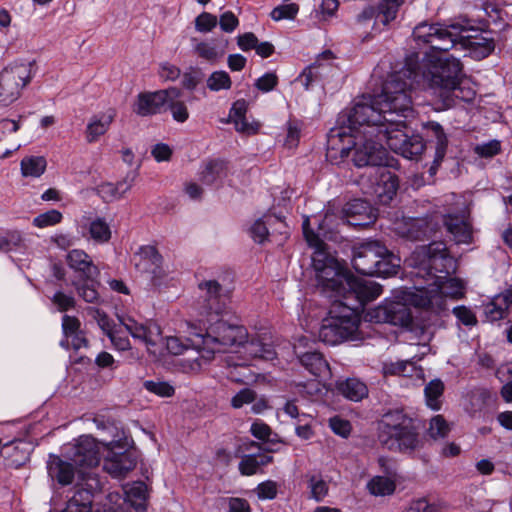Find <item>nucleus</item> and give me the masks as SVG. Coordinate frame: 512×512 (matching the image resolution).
I'll use <instances>...</instances> for the list:
<instances>
[{"instance_id":"nucleus-1","label":"nucleus","mask_w":512,"mask_h":512,"mask_svg":"<svg viewBox=\"0 0 512 512\" xmlns=\"http://www.w3.org/2000/svg\"><path fill=\"white\" fill-rule=\"evenodd\" d=\"M408 85L401 80V74H391L382 86L381 93L368 102L355 103L348 114V127L333 128L328 133V143L335 149L336 140H348L357 144L355 139L362 136L380 138L384 128L401 126L415 111L412 96L407 93Z\"/></svg>"},{"instance_id":"nucleus-2","label":"nucleus","mask_w":512,"mask_h":512,"mask_svg":"<svg viewBox=\"0 0 512 512\" xmlns=\"http://www.w3.org/2000/svg\"><path fill=\"white\" fill-rule=\"evenodd\" d=\"M312 264L317 285L331 303L337 300H375L382 293L380 284L355 277L324 251L314 252Z\"/></svg>"},{"instance_id":"nucleus-3","label":"nucleus","mask_w":512,"mask_h":512,"mask_svg":"<svg viewBox=\"0 0 512 512\" xmlns=\"http://www.w3.org/2000/svg\"><path fill=\"white\" fill-rule=\"evenodd\" d=\"M394 74H401V80L408 85L407 93L421 84L443 99H450L451 92L465 77L463 65L456 57H429L420 67L414 56L406 59L405 66Z\"/></svg>"},{"instance_id":"nucleus-4","label":"nucleus","mask_w":512,"mask_h":512,"mask_svg":"<svg viewBox=\"0 0 512 512\" xmlns=\"http://www.w3.org/2000/svg\"><path fill=\"white\" fill-rule=\"evenodd\" d=\"M126 329L134 339L143 342L149 353L162 356L164 350L171 355H183L185 353L196 354V357H184L179 359L178 365L185 373H197L201 370L202 362L211 361V356L204 354L200 344H191L190 339L185 341L176 336L163 338L160 326L153 321L138 323L133 318L123 320Z\"/></svg>"},{"instance_id":"nucleus-5","label":"nucleus","mask_w":512,"mask_h":512,"mask_svg":"<svg viewBox=\"0 0 512 512\" xmlns=\"http://www.w3.org/2000/svg\"><path fill=\"white\" fill-rule=\"evenodd\" d=\"M372 300H337L331 303L328 316L322 320L318 336L328 345L353 340L361 322L364 306Z\"/></svg>"},{"instance_id":"nucleus-6","label":"nucleus","mask_w":512,"mask_h":512,"mask_svg":"<svg viewBox=\"0 0 512 512\" xmlns=\"http://www.w3.org/2000/svg\"><path fill=\"white\" fill-rule=\"evenodd\" d=\"M378 440L390 451L412 452L419 447L414 421L401 409L390 410L378 422Z\"/></svg>"},{"instance_id":"nucleus-7","label":"nucleus","mask_w":512,"mask_h":512,"mask_svg":"<svg viewBox=\"0 0 512 512\" xmlns=\"http://www.w3.org/2000/svg\"><path fill=\"white\" fill-rule=\"evenodd\" d=\"M464 290L465 286L461 279L449 278L443 287L436 285V281L427 287H414V291L407 292L404 299L416 308L440 316L448 310L446 297L462 299Z\"/></svg>"},{"instance_id":"nucleus-8","label":"nucleus","mask_w":512,"mask_h":512,"mask_svg":"<svg viewBox=\"0 0 512 512\" xmlns=\"http://www.w3.org/2000/svg\"><path fill=\"white\" fill-rule=\"evenodd\" d=\"M203 345L204 354L211 356L216 352H225L229 347H240L248 340L247 329L240 324L217 319L210 323L204 335L198 334Z\"/></svg>"},{"instance_id":"nucleus-9","label":"nucleus","mask_w":512,"mask_h":512,"mask_svg":"<svg viewBox=\"0 0 512 512\" xmlns=\"http://www.w3.org/2000/svg\"><path fill=\"white\" fill-rule=\"evenodd\" d=\"M67 262L71 269L79 275L72 280V286L87 303H98L100 295L98 292L99 269L93 264L90 256L83 250L74 249L67 255Z\"/></svg>"},{"instance_id":"nucleus-10","label":"nucleus","mask_w":512,"mask_h":512,"mask_svg":"<svg viewBox=\"0 0 512 512\" xmlns=\"http://www.w3.org/2000/svg\"><path fill=\"white\" fill-rule=\"evenodd\" d=\"M413 265L426 272L432 281L437 273L449 275L455 269L454 259L449 254L446 244L442 241H433L428 245L418 247L412 254Z\"/></svg>"},{"instance_id":"nucleus-11","label":"nucleus","mask_w":512,"mask_h":512,"mask_svg":"<svg viewBox=\"0 0 512 512\" xmlns=\"http://www.w3.org/2000/svg\"><path fill=\"white\" fill-rule=\"evenodd\" d=\"M355 140L357 144L349 143L346 139L336 140V143H343V146L339 148L342 154L354 147L352 161L356 167L375 166L379 168L388 165V153L384 148L385 140L378 139L375 136L362 135Z\"/></svg>"},{"instance_id":"nucleus-12","label":"nucleus","mask_w":512,"mask_h":512,"mask_svg":"<svg viewBox=\"0 0 512 512\" xmlns=\"http://www.w3.org/2000/svg\"><path fill=\"white\" fill-rule=\"evenodd\" d=\"M32 67V63H14L0 72V104L9 105L20 97L33 77Z\"/></svg>"},{"instance_id":"nucleus-13","label":"nucleus","mask_w":512,"mask_h":512,"mask_svg":"<svg viewBox=\"0 0 512 512\" xmlns=\"http://www.w3.org/2000/svg\"><path fill=\"white\" fill-rule=\"evenodd\" d=\"M489 27V21L481 19H472L467 15L461 16L459 22L444 25L432 44V49L440 52H448L451 49L461 50V38L463 33L469 31H485Z\"/></svg>"},{"instance_id":"nucleus-14","label":"nucleus","mask_w":512,"mask_h":512,"mask_svg":"<svg viewBox=\"0 0 512 512\" xmlns=\"http://www.w3.org/2000/svg\"><path fill=\"white\" fill-rule=\"evenodd\" d=\"M406 122L401 126L394 125L391 128H384L380 132V138L385 140V144L395 153L402 155L407 159H416L420 156L426 144L420 135L408 136L403 129L406 128Z\"/></svg>"},{"instance_id":"nucleus-15","label":"nucleus","mask_w":512,"mask_h":512,"mask_svg":"<svg viewBox=\"0 0 512 512\" xmlns=\"http://www.w3.org/2000/svg\"><path fill=\"white\" fill-rule=\"evenodd\" d=\"M365 319L375 323H388L412 329L413 316L410 308L401 302H385L365 313Z\"/></svg>"},{"instance_id":"nucleus-16","label":"nucleus","mask_w":512,"mask_h":512,"mask_svg":"<svg viewBox=\"0 0 512 512\" xmlns=\"http://www.w3.org/2000/svg\"><path fill=\"white\" fill-rule=\"evenodd\" d=\"M387 254V247L380 241L373 240L355 246L353 249V268L362 275H372L375 272L380 255Z\"/></svg>"},{"instance_id":"nucleus-17","label":"nucleus","mask_w":512,"mask_h":512,"mask_svg":"<svg viewBox=\"0 0 512 512\" xmlns=\"http://www.w3.org/2000/svg\"><path fill=\"white\" fill-rule=\"evenodd\" d=\"M312 341L299 337L294 344V353L300 364L314 376H325L330 373V367L323 354L310 347Z\"/></svg>"},{"instance_id":"nucleus-18","label":"nucleus","mask_w":512,"mask_h":512,"mask_svg":"<svg viewBox=\"0 0 512 512\" xmlns=\"http://www.w3.org/2000/svg\"><path fill=\"white\" fill-rule=\"evenodd\" d=\"M423 130L427 142L435 149L433 163L429 168L430 175H435L446 156L449 144L448 136L442 125L436 121H428L423 124Z\"/></svg>"},{"instance_id":"nucleus-19","label":"nucleus","mask_w":512,"mask_h":512,"mask_svg":"<svg viewBox=\"0 0 512 512\" xmlns=\"http://www.w3.org/2000/svg\"><path fill=\"white\" fill-rule=\"evenodd\" d=\"M438 230L437 223L428 217L408 218L399 223L396 232L410 241H424L431 238Z\"/></svg>"},{"instance_id":"nucleus-20","label":"nucleus","mask_w":512,"mask_h":512,"mask_svg":"<svg viewBox=\"0 0 512 512\" xmlns=\"http://www.w3.org/2000/svg\"><path fill=\"white\" fill-rule=\"evenodd\" d=\"M343 214L349 225L354 227H367L377 218V210L364 199H352L343 208Z\"/></svg>"},{"instance_id":"nucleus-21","label":"nucleus","mask_w":512,"mask_h":512,"mask_svg":"<svg viewBox=\"0 0 512 512\" xmlns=\"http://www.w3.org/2000/svg\"><path fill=\"white\" fill-rule=\"evenodd\" d=\"M403 0H379L377 6L369 5L365 7L357 16L358 22H365L375 19V24L378 22L387 26L390 22L396 19L400 6Z\"/></svg>"},{"instance_id":"nucleus-22","label":"nucleus","mask_w":512,"mask_h":512,"mask_svg":"<svg viewBox=\"0 0 512 512\" xmlns=\"http://www.w3.org/2000/svg\"><path fill=\"white\" fill-rule=\"evenodd\" d=\"M198 288L204 301L203 313L207 316L221 314L226 307L225 298L221 294L222 286L216 280H207L200 282Z\"/></svg>"},{"instance_id":"nucleus-23","label":"nucleus","mask_w":512,"mask_h":512,"mask_svg":"<svg viewBox=\"0 0 512 512\" xmlns=\"http://www.w3.org/2000/svg\"><path fill=\"white\" fill-rule=\"evenodd\" d=\"M138 456L134 450L122 453L112 452L105 458L103 468L113 478H125L137 465Z\"/></svg>"},{"instance_id":"nucleus-24","label":"nucleus","mask_w":512,"mask_h":512,"mask_svg":"<svg viewBox=\"0 0 512 512\" xmlns=\"http://www.w3.org/2000/svg\"><path fill=\"white\" fill-rule=\"evenodd\" d=\"M70 460L80 467H95L99 464V447L91 436H81L73 448Z\"/></svg>"},{"instance_id":"nucleus-25","label":"nucleus","mask_w":512,"mask_h":512,"mask_svg":"<svg viewBox=\"0 0 512 512\" xmlns=\"http://www.w3.org/2000/svg\"><path fill=\"white\" fill-rule=\"evenodd\" d=\"M479 31L480 34H467L462 36L461 50H469L470 54L478 60L484 59L495 50V40L491 36H483L482 33L490 35L491 31ZM476 33L478 31H475Z\"/></svg>"},{"instance_id":"nucleus-26","label":"nucleus","mask_w":512,"mask_h":512,"mask_svg":"<svg viewBox=\"0 0 512 512\" xmlns=\"http://www.w3.org/2000/svg\"><path fill=\"white\" fill-rule=\"evenodd\" d=\"M339 224L336 215L326 212L323 219L318 224V233H315L309 227V219L306 218L303 222V234L310 247L316 248V251H323L324 242L321 240L320 235L327 237L328 233L332 232Z\"/></svg>"},{"instance_id":"nucleus-27","label":"nucleus","mask_w":512,"mask_h":512,"mask_svg":"<svg viewBox=\"0 0 512 512\" xmlns=\"http://www.w3.org/2000/svg\"><path fill=\"white\" fill-rule=\"evenodd\" d=\"M164 93L157 91L141 92L133 104V112L138 116L147 117L160 114L166 110Z\"/></svg>"},{"instance_id":"nucleus-28","label":"nucleus","mask_w":512,"mask_h":512,"mask_svg":"<svg viewBox=\"0 0 512 512\" xmlns=\"http://www.w3.org/2000/svg\"><path fill=\"white\" fill-rule=\"evenodd\" d=\"M398 187V177L389 171L386 166L377 169L373 189L381 203L387 204L390 202L396 195Z\"/></svg>"},{"instance_id":"nucleus-29","label":"nucleus","mask_w":512,"mask_h":512,"mask_svg":"<svg viewBox=\"0 0 512 512\" xmlns=\"http://www.w3.org/2000/svg\"><path fill=\"white\" fill-rule=\"evenodd\" d=\"M140 261L136 267L142 273L151 275V280L156 284V279L163 276L162 256L154 246H144L140 249Z\"/></svg>"},{"instance_id":"nucleus-30","label":"nucleus","mask_w":512,"mask_h":512,"mask_svg":"<svg viewBox=\"0 0 512 512\" xmlns=\"http://www.w3.org/2000/svg\"><path fill=\"white\" fill-rule=\"evenodd\" d=\"M512 305V286L494 296L484 306L485 319L488 322H496L507 318L509 308Z\"/></svg>"},{"instance_id":"nucleus-31","label":"nucleus","mask_w":512,"mask_h":512,"mask_svg":"<svg viewBox=\"0 0 512 512\" xmlns=\"http://www.w3.org/2000/svg\"><path fill=\"white\" fill-rule=\"evenodd\" d=\"M443 224L456 243L468 244L472 241V227L464 218L458 215H446Z\"/></svg>"},{"instance_id":"nucleus-32","label":"nucleus","mask_w":512,"mask_h":512,"mask_svg":"<svg viewBox=\"0 0 512 512\" xmlns=\"http://www.w3.org/2000/svg\"><path fill=\"white\" fill-rule=\"evenodd\" d=\"M115 116L116 112L113 109H110L106 113L93 116L86 127V141L88 143L96 142L100 136L104 135L108 131Z\"/></svg>"},{"instance_id":"nucleus-33","label":"nucleus","mask_w":512,"mask_h":512,"mask_svg":"<svg viewBox=\"0 0 512 512\" xmlns=\"http://www.w3.org/2000/svg\"><path fill=\"white\" fill-rule=\"evenodd\" d=\"M74 463L63 461L60 457L54 456L48 464V472L52 479L61 485H69L75 476Z\"/></svg>"},{"instance_id":"nucleus-34","label":"nucleus","mask_w":512,"mask_h":512,"mask_svg":"<svg viewBox=\"0 0 512 512\" xmlns=\"http://www.w3.org/2000/svg\"><path fill=\"white\" fill-rule=\"evenodd\" d=\"M228 162L223 159H209L205 162L200 173V181L205 185H212L227 176Z\"/></svg>"},{"instance_id":"nucleus-35","label":"nucleus","mask_w":512,"mask_h":512,"mask_svg":"<svg viewBox=\"0 0 512 512\" xmlns=\"http://www.w3.org/2000/svg\"><path fill=\"white\" fill-rule=\"evenodd\" d=\"M337 391L345 398L351 401H361L368 395V388L365 383L356 378H347L338 381L336 384Z\"/></svg>"},{"instance_id":"nucleus-36","label":"nucleus","mask_w":512,"mask_h":512,"mask_svg":"<svg viewBox=\"0 0 512 512\" xmlns=\"http://www.w3.org/2000/svg\"><path fill=\"white\" fill-rule=\"evenodd\" d=\"M333 69L331 64H323L315 62L306 67L298 76L299 81L306 90H308L314 83L322 81L325 76Z\"/></svg>"},{"instance_id":"nucleus-37","label":"nucleus","mask_w":512,"mask_h":512,"mask_svg":"<svg viewBox=\"0 0 512 512\" xmlns=\"http://www.w3.org/2000/svg\"><path fill=\"white\" fill-rule=\"evenodd\" d=\"M93 493L89 489L77 488L67 501L63 512H91Z\"/></svg>"},{"instance_id":"nucleus-38","label":"nucleus","mask_w":512,"mask_h":512,"mask_svg":"<svg viewBox=\"0 0 512 512\" xmlns=\"http://www.w3.org/2000/svg\"><path fill=\"white\" fill-rule=\"evenodd\" d=\"M273 457L267 454L244 455L239 463V471L242 475L251 476L256 474L263 466L270 464Z\"/></svg>"},{"instance_id":"nucleus-39","label":"nucleus","mask_w":512,"mask_h":512,"mask_svg":"<svg viewBox=\"0 0 512 512\" xmlns=\"http://www.w3.org/2000/svg\"><path fill=\"white\" fill-rule=\"evenodd\" d=\"M147 494V485L142 481L133 482L125 489L127 501L135 507L137 512L146 511Z\"/></svg>"},{"instance_id":"nucleus-40","label":"nucleus","mask_w":512,"mask_h":512,"mask_svg":"<svg viewBox=\"0 0 512 512\" xmlns=\"http://www.w3.org/2000/svg\"><path fill=\"white\" fill-rule=\"evenodd\" d=\"M375 272L371 276L389 277L397 274L400 267V259L387 249V254L380 255L377 260Z\"/></svg>"},{"instance_id":"nucleus-41","label":"nucleus","mask_w":512,"mask_h":512,"mask_svg":"<svg viewBox=\"0 0 512 512\" xmlns=\"http://www.w3.org/2000/svg\"><path fill=\"white\" fill-rule=\"evenodd\" d=\"M445 24L434 23H420L413 30V37L417 42H421L423 44H428L432 47V44L435 43V39L443 29Z\"/></svg>"},{"instance_id":"nucleus-42","label":"nucleus","mask_w":512,"mask_h":512,"mask_svg":"<svg viewBox=\"0 0 512 512\" xmlns=\"http://www.w3.org/2000/svg\"><path fill=\"white\" fill-rule=\"evenodd\" d=\"M444 383L440 379L430 381L424 389L426 404L432 410L438 411L442 406Z\"/></svg>"},{"instance_id":"nucleus-43","label":"nucleus","mask_w":512,"mask_h":512,"mask_svg":"<svg viewBox=\"0 0 512 512\" xmlns=\"http://www.w3.org/2000/svg\"><path fill=\"white\" fill-rule=\"evenodd\" d=\"M20 166L24 177H40L46 170L47 161L43 156H27Z\"/></svg>"},{"instance_id":"nucleus-44","label":"nucleus","mask_w":512,"mask_h":512,"mask_svg":"<svg viewBox=\"0 0 512 512\" xmlns=\"http://www.w3.org/2000/svg\"><path fill=\"white\" fill-rule=\"evenodd\" d=\"M90 238L96 243H107L111 239V229L104 218L97 217L88 225Z\"/></svg>"},{"instance_id":"nucleus-45","label":"nucleus","mask_w":512,"mask_h":512,"mask_svg":"<svg viewBox=\"0 0 512 512\" xmlns=\"http://www.w3.org/2000/svg\"><path fill=\"white\" fill-rule=\"evenodd\" d=\"M369 492L374 496H387L395 492V482L385 476H375L367 484Z\"/></svg>"},{"instance_id":"nucleus-46","label":"nucleus","mask_w":512,"mask_h":512,"mask_svg":"<svg viewBox=\"0 0 512 512\" xmlns=\"http://www.w3.org/2000/svg\"><path fill=\"white\" fill-rule=\"evenodd\" d=\"M130 317H127L129 319ZM120 325L114 328L110 333H108V337L113 344V346L120 351H126L131 348L130 340L128 338V334L131 333L126 329L123 324V320H126L125 317L119 318Z\"/></svg>"},{"instance_id":"nucleus-47","label":"nucleus","mask_w":512,"mask_h":512,"mask_svg":"<svg viewBox=\"0 0 512 512\" xmlns=\"http://www.w3.org/2000/svg\"><path fill=\"white\" fill-rule=\"evenodd\" d=\"M207 88L210 91L229 90L232 87L230 75L224 70L212 72L206 80Z\"/></svg>"},{"instance_id":"nucleus-48","label":"nucleus","mask_w":512,"mask_h":512,"mask_svg":"<svg viewBox=\"0 0 512 512\" xmlns=\"http://www.w3.org/2000/svg\"><path fill=\"white\" fill-rule=\"evenodd\" d=\"M122 188V184H114L110 182L102 183L98 185L95 189L96 194L106 203L113 202L114 200H118L122 198V193L120 189Z\"/></svg>"},{"instance_id":"nucleus-49","label":"nucleus","mask_w":512,"mask_h":512,"mask_svg":"<svg viewBox=\"0 0 512 512\" xmlns=\"http://www.w3.org/2000/svg\"><path fill=\"white\" fill-rule=\"evenodd\" d=\"M204 73L198 67H189L182 75V87L188 91H194L204 80Z\"/></svg>"},{"instance_id":"nucleus-50","label":"nucleus","mask_w":512,"mask_h":512,"mask_svg":"<svg viewBox=\"0 0 512 512\" xmlns=\"http://www.w3.org/2000/svg\"><path fill=\"white\" fill-rule=\"evenodd\" d=\"M449 432L450 426L442 415H436L430 420L428 433L431 438L443 439L448 436Z\"/></svg>"},{"instance_id":"nucleus-51","label":"nucleus","mask_w":512,"mask_h":512,"mask_svg":"<svg viewBox=\"0 0 512 512\" xmlns=\"http://www.w3.org/2000/svg\"><path fill=\"white\" fill-rule=\"evenodd\" d=\"M299 12V5L297 3H287L276 6L270 13V17L274 21H281L284 19L293 20Z\"/></svg>"},{"instance_id":"nucleus-52","label":"nucleus","mask_w":512,"mask_h":512,"mask_svg":"<svg viewBox=\"0 0 512 512\" xmlns=\"http://www.w3.org/2000/svg\"><path fill=\"white\" fill-rule=\"evenodd\" d=\"M63 219V215L56 209H51L41 213L33 219V225L37 228H46L59 224Z\"/></svg>"},{"instance_id":"nucleus-53","label":"nucleus","mask_w":512,"mask_h":512,"mask_svg":"<svg viewBox=\"0 0 512 512\" xmlns=\"http://www.w3.org/2000/svg\"><path fill=\"white\" fill-rule=\"evenodd\" d=\"M270 220V216H265L264 218L256 220L251 226L250 235L255 242L263 244L268 239L269 231L267 224L270 223Z\"/></svg>"},{"instance_id":"nucleus-54","label":"nucleus","mask_w":512,"mask_h":512,"mask_svg":"<svg viewBox=\"0 0 512 512\" xmlns=\"http://www.w3.org/2000/svg\"><path fill=\"white\" fill-rule=\"evenodd\" d=\"M22 244V236L18 231H7L0 234V251L9 252Z\"/></svg>"},{"instance_id":"nucleus-55","label":"nucleus","mask_w":512,"mask_h":512,"mask_svg":"<svg viewBox=\"0 0 512 512\" xmlns=\"http://www.w3.org/2000/svg\"><path fill=\"white\" fill-rule=\"evenodd\" d=\"M80 320L75 316L64 315L62 318V329L66 340L61 341V346L69 348L68 338L70 335L80 332Z\"/></svg>"},{"instance_id":"nucleus-56","label":"nucleus","mask_w":512,"mask_h":512,"mask_svg":"<svg viewBox=\"0 0 512 512\" xmlns=\"http://www.w3.org/2000/svg\"><path fill=\"white\" fill-rule=\"evenodd\" d=\"M287 134L284 140V145L289 148L297 147L301 135V123L298 120H289L286 124Z\"/></svg>"},{"instance_id":"nucleus-57","label":"nucleus","mask_w":512,"mask_h":512,"mask_svg":"<svg viewBox=\"0 0 512 512\" xmlns=\"http://www.w3.org/2000/svg\"><path fill=\"white\" fill-rule=\"evenodd\" d=\"M166 106H168L174 121L184 123L189 119L190 113L184 101L171 100Z\"/></svg>"},{"instance_id":"nucleus-58","label":"nucleus","mask_w":512,"mask_h":512,"mask_svg":"<svg viewBox=\"0 0 512 512\" xmlns=\"http://www.w3.org/2000/svg\"><path fill=\"white\" fill-rule=\"evenodd\" d=\"M143 386L147 391L160 397H171L175 393L174 387L167 382L147 380L143 383Z\"/></svg>"},{"instance_id":"nucleus-59","label":"nucleus","mask_w":512,"mask_h":512,"mask_svg":"<svg viewBox=\"0 0 512 512\" xmlns=\"http://www.w3.org/2000/svg\"><path fill=\"white\" fill-rule=\"evenodd\" d=\"M255 492L261 500H273L277 497L278 484L273 480H266L257 485Z\"/></svg>"},{"instance_id":"nucleus-60","label":"nucleus","mask_w":512,"mask_h":512,"mask_svg":"<svg viewBox=\"0 0 512 512\" xmlns=\"http://www.w3.org/2000/svg\"><path fill=\"white\" fill-rule=\"evenodd\" d=\"M195 52L199 57L211 62L215 63L219 58L223 56V52H218L214 46L206 42H200L195 46Z\"/></svg>"},{"instance_id":"nucleus-61","label":"nucleus","mask_w":512,"mask_h":512,"mask_svg":"<svg viewBox=\"0 0 512 512\" xmlns=\"http://www.w3.org/2000/svg\"><path fill=\"white\" fill-rule=\"evenodd\" d=\"M257 393L250 388L241 389L231 399V406L235 409L242 408L245 404H250L256 400Z\"/></svg>"},{"instance_id":"nucleus-62","label":"nucleus","mask_w":512,"mask_h":512,"mask_svg":"<svg viewBox=\"0 0 512 512\" xmlns=\"http://www.w3.org/2000/svg\"><path fill=\"white\" fill-rule=\"evenodd\" d=\"M278 82L279 79L275 72H267L255 81L254 86L259 91L267 93L275 89Z\"/></svg>"},{"instance_id":"nucleus-63","label":"nucleus","mask_w":512,"mask_h":512,"mask_svg":"<svg viewBox=\"0 0 512 512\" xmlns=\"http://www.w3.org/2000/svg\"><path fill=\"white\" fill-rule=\"evenodd\" d=\"M217 25V17L208 12H202L195 19V28L201 33L210 32Z\"/></svg>"},{"instance_id":"nucleus-64","label":"nucleus","mask_w":512,"mask_h":512,"mask_svg":"<svg viewBox=\"0 0 512 512\" xmlns=\"http://www.w3.org/2000/svg\"><path fill=\"white\" fill-rule=\"evenodd\" d=\"M309 487L311 489V496L316 501H321L327 495L328 486L319 476L312 475L309 478Z\"/></svg>"}]
</instances>
